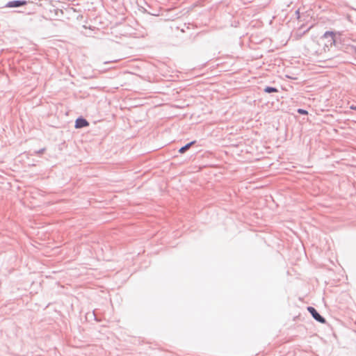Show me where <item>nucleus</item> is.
I'll return each mask as SVG.
<instances>
[{"instance_id": "obj_1", "label": "nucleus", "mask_w": 356, "mask_h": 356, "mask_svg": "<svg viewBox=\"0 0 356 356\" xmlns=\"http://www.w3.org/2000/svg\"><path fill=\"white\" fill-rule=\"evenodd\" d=\"M334 31V36L332 38L333 47L338 50L350 55L356 53V46L350 44L349 40L346 34L343 31Z\"/></svg>"}, {"instance_id": "obj_2", "label": "nucleus", "mask_w": 356, "mask_h": 356, "mask_svg": "<svg viewBox=\"0 0 356 356\" xmlns=\"http://www.w3.org/2000/svg\"><path fill=\"white\" fill-rule=\"evenodd\" d=\"M334 36V31H326L323 35L320 38V40L323 42V49L324 51H326V49L329 51L330 48L333 47L332 44V38Z\"/></svg>"}, {"instance_id": "obj_3", "label": "nucleus", "mask_w": 356, "mask_h": 356, "mask_svg": "<svg viewBox=\"0 0 356 356\" xmlns=\"http://www.w3.org/2000/svg\"><path fill=\"white\" fill-rule=\"evenodd\" d=\"M307 309L308 312L311 314V316L313 317V318L316 320L317 322L321 323H326L325 318L323 316H322L314 307L308 306Z\"/></svg>"}, {"instance_id": "obj_4", "label": "nucleus", "mask_w": 356, "mask_h": 356, "mask_svg": "<svg viewBox=\"0 0 356 356\" xmlns=\"http://www.w3.org/2000/svg\"><path fill=\"white\" fill-rule=\"evenodd\" d=\"M27 4L26 0H13L9 1L4 7L6 8H19Z\"/></svg>"}, {"instance_id": "obj_5", "label": "nucleus", "mask_w": 356, "mask_h": 356, "mask_svg": "<svg viewBox=\"0 0 356 356\" xmlns=\"http://www.w3.org/2000/svg\"><path fill=\"white\" fill-rule=\"evenodd\" d=\"M90 125L89 122L82 116L78 117L75 120L74 127L76 129H82Z\"/></svg>"}, {"instance_id": "obj_6", "label": "nucleus", "mask_w": 356, "mask_h": 356, "mask_svg": "<svg viewBox=\"0 0 356 356\" xmlns=\"http://www.w3.org/2000/svg\"><path fill=\"white\" fill-rule=\"evenodd\" d=\"M196 143L195 140H193V141H191L188 143H186L185 145L182 146L181 147L179 148V152L180 154H184L185 153L188 149H189V148L193 145H194L195 143Z\"/></svg>"}, {"instance_id": "obj_7", "label": "nucleus", "mask_w": 356, "mask_h": 356, "mask_svg": "<svg viewBox=\"0 0 356 356\" xmlns=\"http://www.w3.org/2000/svg\"><path fill=\"white\" fill-rule=\"evenodd\" d=\"M278 91H279V90L277 88L273 87V86H268L264 88V92L266 93H274V92H277Z\"/></svg>"}, {"instance_id": "obj_8", "label": "nucleus", "mask_w": 356, "mask_h": 356, "mask_svg": "<svg viewBox=\"0 0 356 356\" xmlns=\"http://www.w3.org/2000/svg\"><path fill=\"white\" fill-rule=\"evenodd\" d=\"M297 112H298V113H299L300 115H307V114H308L307 111H306L305 109H303V108H298Z\"/></svg>"}, {"instance_id": "obj_9", "label": "nucleus", "mask_w": 356, "mask_h": 356, "mask_svg": "<svg viewBox=\"0 0 356 356\" xmlns=\"http://www.w3.org/2000/svg\"><path fill=\"white\" fill-rule=\"evenodd\" d=\"M295 15H296V18L298 19H300V10L298 9L297 10H296L295 12Z\"/></svg>"}, {"instance_id": "obj_10", "label": "nucleus", "mask_w": 356, "mask_h": 356, "mask_svg": "<svg viewBox=\"0 0 356 356\" xmlns=\"http://www.w3.org/2000/svg\"><path fill=\"white\" fill-rule=\"evenodd\" d=\"M44 150H45V149H44V148L40 149H39V150L37 152V153H38V154H42V153H43V152H44Z\"/></svg>"}, {"instance_id": "obj_11", "label": "nucleus", "mask_w": 356, "mask_h": 356, "mask_svg": "<svg viewBox=\"0 0 356 356\" xmlns=\"http://www.w3.org/2000/svg\"><path fill=\"white\" fill-rule=\"evenodd\" d=\"M350 109H353V110H356V106L351 105V106H350Z\"/></svg>"}, {"instance_id": "obj_12", "label": "nucleus", "mask_w": 356, "mask_h": 356, "mask_svg": "<svg viewBox=\"0 0 356 356\" xmlns=\"http://www.w3.org/2000/svg\"><path fill=\"white\" fill-rule=\"evenodd\" d=\"M93 316H94V317L96 318V315H95V314H94V313H93Z\"/></svg>"}, {"instance_id": "obj_13", "label": "nucleus", "mask_w": 356, "mask_h": 356, "mask_svg": "<svg viewBox=\"0 0 356 356\" xmlns=\"http://www.w3.org/2000/svg\"><path fill=\"white\" fill-rule=\"evenodd\" d=\"M93 316H94V317L96 318V315H95V314H94V313H93Z\"/></svg>"}]
</instances>
